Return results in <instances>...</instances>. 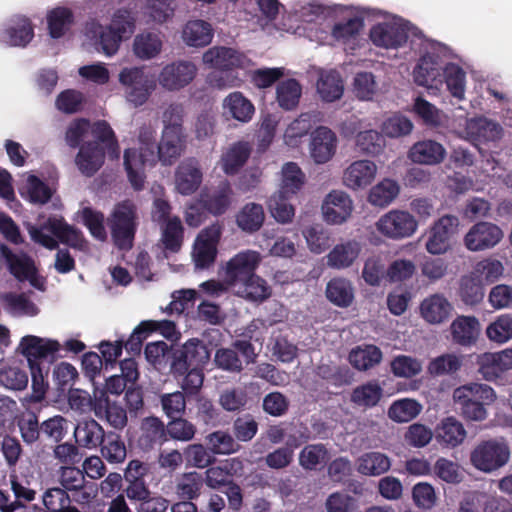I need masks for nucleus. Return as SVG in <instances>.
I'll list each match as a JSON object with an SVG mask.
<instances>
[{"label":"nucleus","mask_w":512,"mask_h":512,"mask_svg":"<svg viewBox=\"0 0 512 512\" xmlns=\"http://www.w3.org/2000/svg\"><path fill=\"white\" fill-rule=\"evenodd\" d=\"M293 195L275 192L268 200V208L277 222L289 223L294 217V207L289 202Z\"/></svg>","instance_id":"51"},{"label":"nucleus","mask_w":512,"mask_h":512,"mask_svg":"<svg viewBox=\"0 0 512 512\" xmlns=\"http://www.w3.org/2000/svg\"><path fill=\"white\" fill-rule=\"evenodd\" d=\"M453 398L465 419L482 421L487 417L486 406L496 400V393L487 384L469 383L456 388Z\"/></svg>","instance_id":"2"},{"label":"nucleus","mask_w":512,"mask_h":512,"mask_svg":"<svg viewBox=\"0 0 512 512\" xmlns=\"http://www.w3.org/2000/svg\"><path fill=\"white\" fill-rule=\"evenodd\" d=\"M51 232L61 243L67 244L73 248H81L84 243V237L80 230L67 224L62 217L51 216L40 227L30 226L28 228L31 239L45 248L53 250L57 248L56 239L44 231Z\"/></svg>","instance_id":"3"},{"label":"nucleus","mask_w":512,"mask_h":512,"mask_svg":"<svg viewBox=\"0 0 512 512\" xmlns=\"http://www.w3.org/2000/svg\"><path fill=\"white\" fill-rule=\"evenodd\" d=\"M453 343L462 347H471L480 334V323L475 316H457L450 325Z\"/></svg>","instance_id":"23"},{"label":"nucleus","mask_w":512,"mask_h":512,"mask_svg":"<svg viewBox=\"0 0 512 512\" xmlns=\"http://www.w3.org/2000/svg\"><path fill=\"white\" fill-rule=\"evenodd\" d=\"M93 412L115 429H123L128 422L125 408L105 391H94Z\"/></svg>","instance_id":"12"},{"label":"nucleus","mask_w":512,"mask_h":512,"mask_svg":"<svg viewBox=\"0 0 512 512\" xmlns=\"http://www.w3.org/2000/svg\"><path fill=\"white\" fill-rule=\"evenodd\" d=\"M210 359V351L203 341L192 338L176 348L171 357V374L188 398L196 397L204 382V366Z\"/></svg>","instance_id":"1"},{"label":"nucleus","mask_w":512,"mask_h":512,"mask_svg":"<svg viewBox=\"0 0 512 512\" xmlns=\"http://www.w3.org/2000/svg\"><path fill=\"white\" fill-rule=\"evenodd\" d=\"M43 504L49 512H80L71 506L70 495L63 488L48 489L43 495Z\"/></svg>","instance_id":"52"},{"label":"nucleus","mask_w":512,"mask_h":512,"mask_svg":"<svg viewBox=\"0 0 512 512\" xmlns=\"http://www.w3.org/2000/svg\"><path fill=\"white\" fill-rule=\"evenodd\" d=\"M157 144L140 145L139 150L129 148L124 151V167L127 172L128 180L136 191L144 187V168L153 166L157 163Z\"/></svg>","instance_id":"6"},{"label":"nucleus","mask_w":512,"mask_h":512,"mask_svg":"<svg viewBox=\"0 0 512 512\" xmlns=\"http://www.w3.org/2000/svg\"><path fill=\"white\" fill-rule=\"evenodd\" d=\"M224 108L237 121L249 122L255 112L254 105L241 92L230 93L223 102Z\"/></svg>","instance_id":"38"},{"label":"nucleus","mask_w":512,"mask_h":512,"mask_svg":"<svg viewBox=\"0 0 512 512\" xmlns=\"http://www.w3.org/2000/svg\"><path fill=\"white\" fill-rule=\"evenodd\" d=\"M105 434L103 427L94 419L80 421L74 429L76 443L87 449L99 448Z\"/></svg>","instance_id":"30"},{"label":"nucleus","mask_w":512,"mask_h":512,"mask_svg":"<svg viewBox=\"0 0 512 512\" xmlns=\"http://www.w3.org/2000/svg\"><path fill=\"white\" fill-rule=\"evenodd\" d=\"M369 37L377 47L397 49L407 42L408 29L401 23L382 22L371 28Z\"/></svg>","instance_id":"15"},{"label":"nucleus","mask_w":512,"mask_h":512,"mask_svg":"<svg viewBox=\"0 0 512 512\" xmlns=\"http://www.w3.org/2000/svg\"><path fill=\"white\" fill-rule=\"evenodd\" d=\"M234 192L227 179L221 180L216 186L203 189L200 194V203L207 213L213 216L225 214L233 202Z\"/></svg>","instance_id":"13"},{"label":"nucleus","mask_w":512,"mask_h":512,"mask_svg":"<svg viewBox=\"0 0 512 512\" xmlns=\"http://www.w3.org/2000/svg\"><path fill=\"white\" fill-rule=\"evenodd\" d=\"M459 219L446 214L434 222L425 243L426 250L432 255L446 253L451 247V238L457 233Z\"/></svg>","instance_id":"8"},{"label":"nucleus","mask_w":512,"mask_h":512,"mask_svg":"<svg viewBox=\"0 0 512 512\" xmlns=\"http://www.w3.org/2000/svg\"><path fill=\"white\" fill-rule=\"evenodd\" d=\"M358 462V472L366 476L381 475L387 472L391 465L389 458L380 452L365 453Z\"/></svg>","instance_id":"46"},{"label":"nucleus","mask_w":512,"mask_h":512,"mask_svg":"<svg viewBox=\"0 0 512 512\" xmlns=\"http://www.w3.org/2000/svg\"><path fill=\"white\" fill-rule=\"evenodd\" d=\"M301 95L302 87L294 78L279 81L276 86V101L283 110L291 111L296 109Z\"/></svg>","instance_id":"36"},{"label":"nucleus","mask_w":512,"mask_h":512,"mask_svg":"<svg viewBox=\"0 0 512 512\" xmlns=\"http://www.w3.org/2000/svg\"><path fill=\"white\" fill-rule=\"evenodd\" d=\"M68 420L62 415H55L41 423V443H49L50 447L60 443L68 432Z\"/></svg>","instance_id":"41"},{"label":"nucleus","mask_w":512,"mask_h":512,"mask_svg":"<svg viewBox=\"0 0 512 512\" xmlns=\"http://www.w3.org/2000/svg\"><path fill=\"white\" fill-rule=\"evenodd\" d=\"M197 68L189 61L167 64L161 70L159 84L168 91H178L190 84L196 76Z\"/></svg>","instance_id":"14"},{"label":"nucleus","mask_w":512,"mask_h":512,"mask_svg":"<svg viewBox=\"0 0 512 512\" xmlns=\"http://www.w3.org/2000/svg\"><path fill=\"white\" fill-rule=\"evenodd\" d=\"M303 235L311 252L320 254L327 250L333 240L331 233L321 224H314L303 230Z\"/></svg>","instance_id":"54"},{"label":"nucleus","mask_w":512,"mask_h":512,"mask_svg":"<svg viewBox=\"0 0 512 512\" xmlns=\"http://www.w3.org/2000/svg\"><path fill=\"white\" fill-rule=\"evenodd\" d=\"M166 427L167 441L169 439L188 442L192 440L196 434V426L185 419L183 416L171 418Z\"/></svg>","instance_id":"58"},{"label":"nucleus","mask_w":512,"mask_h":512,"mask_svg":"<svg viewBox=\"0 0 512 512\" xmlns=\"http://www.w3.org/2000/svg\"><path fill=\"white\" fill-rule=\"evenodd\" d=\"M242 294L246 300L263 302L271 296V288L267 282L256 274L242 283Z\"/></svg>","instance_id":"57"},{"label":"nucleus","mask_w":512,"mask_h":512,"mask_svg":"<svg viewBox=\"0 0 512 512\" xmlns=\"http://www.w3.org/2000/svg\"><path fill=\"white\" fill-rule=\"evenodd\" d=\"M442 67L437 56L432 54L423 55L413 71V78L417 85L427 88H436L443 84Z\"/></svg>","instance_id":"18"},{"label":"nucleus","mask_w":512,"mask_h":512,"mask_svg":"<svg viewBox=\"0 0 512 512\" xmlns=\"http://www.w3.org/2000/svg\"><path fill=\"white\" fill-rule=\"evenodd\" d=\"M34 37V28L29 18L13 19L0 33V42L13 47H25Z\"/></svg>","instance_id":"21"},{"label":"nucleus","mask_w":512,"mask_h":512,"mask_svg":"<svg viewBox=\"0 0 512 512\" xmlns=\"http://www.w3.org/2000/svg\"><path fill=\"white\" fill-rule=\"evenodd\" d=\"M9 272L19 281H25L37 273L33 261L27 256H19L9 249L4 251Z\"/></svg>","instance_id":"53"},{"label":"nucleus","mask_w":512,"mask_h":512,"mask_svg":"<svg viewBox=\"0 0 512 512\" xmlns=\"http://www.w3.org/2000/svg\"><path fill=\"white\" fill-rule=\"evenodd\" d=\"M104 159V148L98 142H86L81 145L75 162L82 174L91 177L102 167Z\"/></svg>","instance_id":"25"},{"label":"nucleus","mask_w":512,"mask_h":512,"mask_svg":"<svg viewBox=\"0 0 512 512\" xmlns=\"http://www.w3.org/2000/svg\"><path fill=\"white\" fill-rule=\"evenodd\" d=\"M244 60L243 54L227 47H213L203 55L204 63L214 69L235 70L243 66Z\"/></svg>","instance_id":"28"},{"label":"nucleus","mask_w":512,"mask_h":512,"mask_svg":"<svg viewBox=\"0 0 512 512\" xmlns=\"http://www.w3.org/2000/svg\"><path fill=\"white\" fill-rule=\"evenodd\" d=\"M305 175L294 162L286 163L282 168V184L278 191L295 195L303 186Z\"/></svg>","instance_id":"56"},{"label":"nucleus","mask_w":512,"mask_h":512,"mask_svg":"<svg viewBox=\"0 0 512 512\" xmlns=\"http://www.w3.org/2000/svg\"><path fill=\"white\" fill-rule=\"evenodd\" d=\"M377 167L369 160L353 162L344 172V184L351 189L364 188L372 183Z\"/></svg>","instance_id":"27"},{"label":"nucleus","mask_w":512,"mask_h":512,"mask_svg":"<svg viewBox=\"0 0 512 512\" xmlns=\"http://www.w3.org/2000/svg\"><path fill=\"white\" fill-rule=\"evenodd\" d=\"M250 156V148L247 143L238 142L233 145L222 157V168L227 175L236 174L246 163Z\"/></svg>","instance_id":"48"},{"label":"nucleus","mask_w":512,"mask_h":512,"mask_svg":"<svg viewBox=\"0 0 512 512\" xmlns=\"http://www.w3.org/2000/svg\"><path fill=\"white\" fill-rule=\"evenodd\" d=\"M185 136L162 132L161 141L157 144L158 160L163 165L173 164L181 155Z\"/></svg>","instance_id":"37"},{"label":"nucleus","mask_w":512,"mask_h":512,"mask_svg":"<svg viewBox=\"0 0 512 512\" xmlns=\"http://www.w3.org/2000/svg\"><path fill=\"white\" fill-rule=\"evenodd\" d=\"M343 82L337 71H329L320 75L317 92L325 102H333L343 94Z\"/></svg>","instance_id":"44"},{"label":"nucleus","mask_w":512,"mask_h":512,"mask_svg":"<svg viewBox=\"0 0 512 512\" xmlns=\"http://www.w3.org/2000/svg\"><path fill=\"white\" fill-rule=\"evenodd\" d=\"M19 348L23 356L26 357L29 367L41 365L43 360L54 355L60 345L55 340H44L40 337L27 335L21 339Z\"/></svg>","instance_id":"16"},{"label":"nucleus","mask_w":512,"mask_h":512,"mask_svg":"<svg viewBox=\"0 0 512 512\" xmlns=\"http://www.w3.org/2000/svg\"><path fill=\"white\" fill-rule=\"evenodd\" d=\"M166 427L164 422L156 417H145L141 421L138 446L143 451H150L167 442Z\"/></svg>","instance_id":"22"},{"label":"nucleus","mask_w":512,"mask_h":512,"mask_svg":"<svg viewBox=\"0 0 512 512\" xmlns=\"http://www.w3.org/2000/svg\"><path fill=\"white\" fill-rule=\"evenodd\" d=\"M361 252V245L356 240H347L336 244L327 255V265L334 269H345L353 265Z\"/></svg>","instance_id":"29"},{"label":"nucleus","mask_w":512,"mask_h":512,"mask_svg":"<svg viewBox=\"0 0 512 512\" xmlns=\"http://www.w3.org/2000/svg\"><path fill=\"white\" fill-rule=\"evenodd\" d=\"M459 295L466 305L475 306L484 298V287L478 278L464 276L460 282Z\"/></svg>","instance_id":"62"},{"label":"nucleus","mask_w":512,"mask_h":512,"mask_svg":"<svg viewBox=\"0 0 512 512\" xmlns=\"http://www.w3.org/2000/svg\"><path fill=\"white\" fill-rule=\"evenodd\" d=\"M259 254L254 251L241 252L230 259L226 266V277L231 284H240L251 276L259 264Z\"/></svg>","instance_id":"17"},{"label":"nucleus","mask_w":512,"mask_h":512,"mask_svg":"<svg viewBox=\"0 0 512 512\" xmlns=\"http://www.w3.org/2000/svg\"><path fill=\"white\" fill-rule=\"evenodd\" d=\"M466 430L463 424L454 417H447L442 420L436 428V440L445 447H457L466 438Z\"/></svg>","instance_id":"32"},{"label":"nucleus","mask_w":512,"mask_h":512,"mask_svg":"<svg viewBox=\"0 0 512 512\" xmlns=\"http://www.w3.org/2000/svg\"><path fill=\"white\" fill-rule=\"evenodd\" d=\"M502 229L495 223L480 221L471 226L464 236L465 247L472 252L494 248L503 239Z\"/></svg>","instance_id":"9"},{"label":"nucleus","mask_w":512,"mask_h":512,"mask_svg":"<svg viewBox=\"0 0 512 512\" xmlns=\"http://www.w3.org/2000/svg\"><path fill=\"white\" fill-rule=\"evenodd\" d=\"M325 294L327 299L337 307L347 308L354 301V288L346 278H332L326 285Z\"/></svg>","instance_id":"33"},{"label":"nucleus","mask_w":512,"mask_h":512,"mask_svg":"<svg viewBox=\"0 0 512 512\" xmlns=\"http://www.w3.org/2000/svg\"><path fill=\"white\" fill-rule=\"evenodd\" d=\"M329 460V452L322 443L308 444L299 453V464L305 470H316Z\"/></svg>","instance_id":"47"},{"label":"nucleus","mask_w":512,"mask_h":512,"mask_svg":"<svg viewBox=\"0 0 512 512\" xmlns=\"http://www.w3.org/2000/svg\"><path fill=\"white\" fill-rule=\"evenodd\" d=\"M184 107L179 103L170 104L163 112V131L170 134L185 136L183 132Z\"/></svg>","instance_id":"63"},{"label":"nucleus","mask_w":512,"mask_h":512,"mask_svg":"<svg viewBox=\"0 0 512 512\" xmlns=\"http://www.w3.org/2000/svg\"><path fill=\"white\" fill-rule=\"evenodd\" d=\"M509 458V446L504 441L496 439L481 441L470 455L472 465L485 473H490L503 467Z\"/></svg>","instance_id":"5"},{"label":"nucleus","mask_w":512,"mask_h":512,"mask_svg":"<svg viewBox=\"0 0 512 512\" xmlns=\"http://www.w3.org/2000/svg\"><path fill=\"white\" fill-rule=\"evenodd\" d=\"M99 447L102 457L109 463H121L127 456L125 443L121 435L115 432H107Z\"/></svg>","instance_id":"45"},{"label":"nucleus","mask_w":512,"mask_h":512,"mask_svg":"<svg viewBox=\"0 0 512 512\" xmlns=\"http://www.w3.org/2000/svg\"><path fill=\"white\" fill-rule=\"evenodd\" d=\"M236 224L243 232L252 234L260 230L265 221L262 205L257 203L245 204L236 214Z\"/></svg>","instance_id":"34"},{"label":"nucleus","mask_w":512,"mask_h":512,"mask_svg":"<svg viewBox=\"0 0 512 512\" xmlns=\"http://www.w3.org/2000/svg\"><path fill=\"white\" fill-rule=\"evenodd\" d=\"M418 223L407 211L391 210L376 223L377 230L392 239H402L414 234Z\"/></svg>","instance_id":"10"},{"label":"nucleus","mask_w":512,"mask_h":512,"mask_svg":"<svg viewBox=\"0 0 512 512\" xmlns=\"http://www.w3.org/2000/svg\"><path fill=\"white\" fill-rule=\"evenodd\" d=\"M74 22L73 12L69 8L56 7L47 14L49 35L59 39L65 35Z\"/></svg>","instance_id":"42"},{"label":"nucleus","mask_w":512,"mask_h":512,"mask_svg":"<svg viewBox=\"0 0 512 512\" xmlns=\"http://www.w3.org/2000/svg\"><path fill=\"white\" fill-rule=\"evenodd\" d=\"M151 473V464L133 459L129 461L124 471V492L129 500H144L149 496V486L146 478Z\"/></svg>","instance_id":"11"},{"label":"nucleus","mask_w":512,"mask_h":512,"mask_svg":"<svg viewBox=\"0 0 512 512\" xmlns=\"http://www.w3.org/2000/svg\"><path fill=\"white\" fill-rule=\"evenodd\" d=\"M442 79L453 97L459 100L464 98L466 74L460 66L454 63L445 65Z\"/></svg>","instance_id":"49"},{"label":"nucleus","mask_w":512,"mask_h":512,"mask_svg":"<svg viewBox=\"0 0 512 512\" xmlns=\"http://www.w3.org/2000/svg\"><path fill=\"white\" fill-rule=\"evenodd\" d=\"M383 358L381 349L376 345H365L352 349L349 353V362L359 371H367L378 365Z\"/></svg>","instance_id":"39"},{"label":"nucleus","mask_w":512,"mask_h":512,"mask_svg":"<svg viewBox=\"0 0 512 512\" xmlns=\"http://www.w3.org/2000/svg\"><path fill=\"white\" fill-rule=\"evenodd\" d=\"M383 396V389L376 380L368 381L355 387L351 393V401L360 407H375Z\"/></svg>","instance_id":"40"},{"label":"nucleus","mask_w":512,"mask_h":512,"mask_svg":"<svg viewBox=\"0 0 512 512\" xmlns=\"http://www.w3.org/2000/svg\"><path fill=\"white\" fill-rule=\"evenodd\" d=\"M422 406L413 399H401L395 401L388 410L390 419L403 423L414 419L421 412Z\"/></svg>","instance_id":"59"},{"label":"nucleus","mask_w":512,"mask_h":512,"mask_svg":"<svg viewBox=\"0 0 512 512\" xmlns=\"http://www.w3.org/2000/svg\"><path fill=\"white\" fill-rule=\"evenodd\" d=\"M386 146V141L382 133L377 130L369 129L361 131L356 136V147L359 152L367 155L376 156L382 153Z\"/></svg>","instance_id":"50"},{"label":"nucleus","mask_w":512,"mask_h":512,"mask_svg":"<svg viewBox=\"0 0 512 512\" xmlns=\"http://www.w3.org/2000/svg\"><path fill=\"white\" fill-rule=\"evenodd\" d=\"M89 131L91 136L94 138L93 142H98L102 147L107 149V153L110 159H118L120 156V148L116 135L105 120H98L93 124H90Z\"/></svg>","instance_id":"35"},{"label":"nucleus","mask_w":512,"mask_h":512,"mask_svg":"<svg viewBox=\"0 0 512 512\" xmlns=\"http://www.w3.org/2000/svg\"><path fill=\"white\" fill-rule=\"evenodd\" d=\"M337 136L328 127H317L311 134V157L318 164L328 162L335 154Z\"/></svg>","instance_id":"19"},{"label":"nucleus","mask_w":512,"mask_h":512,"mask_svg":"<svg viewBox=\"0 0 512 512\" xmlns=\"http://www.w3.org/2000/svg\"><path fill=\"white\" fill-rule=\"evenodd\" d=\"M184 229L179 217L170 218L163 228L162 242L171 252H178L182 246Z\"/></svg>","instance_id":"61"},{"label":"nucleus","mask_w":512,"mask_h":512,"mask_svg":"<svg viewBox=\"0 0 512 512\" xmlns=\"http://www.w3.org/2000/svg\"><path fill=\"white\" fill-rule=\"evenodd\" d=\"M212 37L211 25L203 20L189 21L183 30V38L189 46H206Z\"/></svg>","instance_id":"43"},{"label":"nucleus","mask_w":512,"mask_h":512,"mask_svg":"<svg viewBox=\"0 0 512 512\" xmlns=\"http://www.w3.org/2000/svg\"><path fill=\"white\" fill-rule=\"evenodd\" d=\"M119 81L125 87L127 100L135 106L144 104L154 88V82L139 67L123 68Z\"/></svg>","instance_id":"7"},{"label":"nucleus","mask_w":512,"mask_h":512,"mask_svg":"<svg viewBox=\"0 0 512 512\" xmlns=\"http://www.w3.org/2000/svg\"><path fill=\"white\" fill-rule=\"evenodd\" d=\"M202 172L194 159L182 162L175 174L176 188L182 195L193 194L202 183Z\"/></svg>","instance_id":"26"},{"label":"nucleus","mask_w":512,"mask_h":512,"mask_svg":"<svg viewBox=\"0 0 512 512\" xmlns=\"http://www.w3.org/2000/svg\"><path fill=\"white\" fill-rule=\"evenodd\" d=\"M446 150L434 140H422L414 143L408 151V158L417 164L437 165L443 162Z\"/></svg>","instance_id":"24"},{"label":"nucleus","mask_w":512,"mask_h":512,"mask_svg":"<svg viewBox=\"0 0 512 512\" xmlns=\"http://www.w3.org/2000/svg\"><path fill=\"white\" fill-rule=\"evenodd\" d=\"M352 200L343 191L333 190L325 198L322 206L324 219L331 224H341L351 215Z\"/></svg>","instance_id":"20"},{"label":"nucleus","mask_w":512,"mask_h":512,"mask_svg":"<svg viewBox=\"0 0 512 512\" xmlns=\"http://www.w3.org/2000/svg\"><path fill=\"white\" fill-rule=\"evenodd\" d=\"M137 209L131 201L117 203L107 219L114 245L123 251L130 250L134 245L137 232Z\"/></svg>","instance_id":"4"},{"label":"nucleus","mask_w":512,"mask_h":512,"mask_svg":"<svg viewBox=\"0 0 512 512\" xmlns=\"http://www.w3.org/2000/svg\"><path fill=\"white\" fill-rule=\"evenodd\" d=\"M486 334L491 341L497 343H505L512 339V316L504 314L497 317L487 327Z\"/></svg>","instance_id":"64"},{"label":"nucleus","mask_w":512,"mask_h":512,"mask_svg":"<svg viewBox=\"0 0 512 512\" xmlns=\"http://www.w3.org/2000/svg\"><path fill=\"white\" fill-rule=\"evenodd\" d=\"M420 311L427 322L439 324L448 319L452 305L444 296L434 294L422 301Z\"/></svg>","instance_id":"31"},{"label":"nucleus","mask_w":512,"mask_h":512,"mask_svg":"<svg viewBox=\"0 0 512 512\" xmlns=\"http://www.w3.org/2000/svg\"><path fill=\"white\" fill-rule=\"evenodd\" d=\"M203 482L202 475L195 471L184 473L176 483V492L180 498L196 499L201 493Z\"/></svg>","instance_id":"55"},{"label":"nucleus","mask_w":512,"mask_h":512,"mask_svg":"<svg viewBox=\"0 0 512 512\" xmlns=\"http://www.w3.org/2000/svg\"><path fill=\"white\" fill-rule=\"evenodd\" d=\"M399 194L397 182L385 179L374 186L369 194V201L380 207L389 205Z\"/></svg>","instance_id":"60"}]
</instances>
